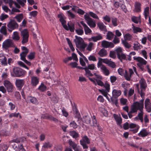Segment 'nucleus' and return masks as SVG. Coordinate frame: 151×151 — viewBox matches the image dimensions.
Returning <instances> with one entry per match:
<instances>
[{"mask_svg":"<svg viewBox=\"0 0 151 151\" xmlns=\"http://www.w3.org/2000/svg\"><path fill=\"white\" fill-rule=\"evenodd\" d=\"M58 17L59 18V21L61 22L63 27L66 30H70L71 32H73L75 30L74 24L71 22L68 23V27L66 25V21L65 20V17L63 15L59 14Z\"/></svg>","mask_w":151,"mask_h":151,"instance_id":"1","label":"nucleus"},{"mask_svg":"<svg viewBox=\"0 0 151 151\" xmlns=\"http://www.w3.org/2000/svg\"><path fill=\"white\" fill-rule=\"evenodd\" d=\"M13 72L11 75L13 77H23L26 74V72L22 69L18 67H15L13 69Z\"/></svg>","mask_w":151,"mask_h":151,"instance_id":"2","label":"nucleus"},{"mask_svg":"<svg viewBox=\"0 0 151 151\" xmlns=\"http://www.w3.org/2000/svg\"><path fill=\"white\" fill-rule=\"evenodd\" d=\"M139 83L141 89L139 94L141 97L143 98L145 96V91L147 87V85L145 80L143 78H141L139 81Z\"/></svg>","mask_w":151,"mask_h":151,"instance_id":"3","label":"nucleus"},{"mask_svg":"<svg viewBox=\"0 0 151 151\" xmlns=\"http://www.w3.org/2000/svg\"><path fill=\"white\" fill-rule=\"evenodd\" d=\"M90 142V139L86 135L82 137V139L80 140V144L84 149H88V146L87 144H89Z\"/></svg>","mask_w":151,"mask_h":151,"instance_id":"4","label":"nucleus"},{"mask_svg":"<svg viewBox=\"0 0 151 151\" xmlns=\"http://www.w3.org/2000/svg\"><path fill=\"white\" fill-rule=\"evenodd\" d=\"M2 47L3 49L7 50L9 47H15V45L12 40L8 39L3 42Z\"/></svg>","mask_w":151,"mask_h":151,"instance_id":"5","label":"nucleus"},{"mask_svg":"<svg viewBox=\"0 0 151 151\" xmlns=\"http://www.w3.org/2000/svg\"><path fill=\"white\" fill-rule=\"evenodd\" d=\"M7 26V29L10 32L18 27V24L14 19H10Z\"/></svg>","mask_w":151,"mask_h":151,"instance_id":"6","label":"nucleus"},{"mask_svg":"<svg viewBox=\"0 0 151 151\" xmlns=\"http://www.w3.org/2000/svg\"><path fill=\"white\" fill-rule=\"evenodd\" d=\"M133 58L134 60H136L139 63H137V65L142 71H144L145 69L142 67V65H146L147 63V61L145 60L143 58L140 57H134Z\"/></svg>","mask_w":151,"mask_h":151,"instance_id":"7","label":"nucleus"},{"mask_svg":"<svg viewBox=\"0 0 151 151\" xmlns=\"http://www.w3.org/2000/svg\"><path fill=\"white\" fill-rule=\"evenodd\" d=\"M21 36L22 40V43L23 44L27 42L28 41L29 37V32L27 29H25L21 32Z\"/></svg>","mask_w":151,"mask_h":151,"instance_id":"8","label":"nucleus"},{"mask_svg":"<svg viewBox=\"0 0 151 151\" xmlns=\"http://www.w3.org/2000/svg\"><path fill=\"white\" fill-rule=\"evenodd\" d=\"M115 51L116 52L118 58L121 62H122V60H127L126 55L122 53V50L121 47H119L117 48Z\"/></svg>","mask_w":151,"mask_h":151,"instance_id":"9","label":"nucleus"},{"mask_svg":"<svg viewBox=\"0 0 151 151\" xmlns=\"http://www.w3.org/2000/svg\"><path fill=\"white\" fill-rule=\"evenodd\" d=\"M84 18L87 21V23L91 28H94L96 26L95 22L91 18L88 14H86L84 15Z\"/></svg>","mask_w":151,"mask_h":151,"instance_id":"10","label":"nucleus"},{"mask_svg":"<svg viewBox=\"0 0 151 151\" xmlns=\"http://www.w3.org/2000/svg\"><path fill=\"white\" fill-rule=\"evenodd\" d=\"M144 101V99H142L140 100L139 102L136 101L134 102L133 104L138 110H139L140 111H143Z\"/></svg>","mask_w":151,"mask_h":151,"instance_id":"11","label":"nucleus"},{"mask_svg":"<svg viewBox=\"0 0 151 151\" xmlns=\"http://www.w3.org/2000/svg\"><path fill=\"white\" fill-rule=\"evenodd\" d=\"M4 84L8 92H11L13 91V86L12 84L9 81H4Z\"/></svg>","mask_w":151,"mask_h":151,"instance_id":"12","label":"nucleus"},{"mask_svg":"<svg viewBox=\"0 0 151 151\" xmlns=\"http://www.w3.org/2000/svg\"><path fill=\"white\" fill-rule=\"evenodd\" d=\"M25 83L24 79H17L16 80L15 85L19 90H21Z\"/></svg>","mask_w":151,"mask_h":151,"instance_id":"13","label":"nucleus"},{"mask_svg":"<svg viewBox=\"0 0 151 151\" xmlns=\"http://www.w3.org/2000/svg\"><path fill=\"white\" fill-rule=\"evenodd\" d=\"M102 46L104 48L108 47L112 48L114 47V44L111 42H109L106 41L104 40L102 42Z\"/></svg>","mask_w":151,"mask_h":151,"instance_id":"14","label":"nucleus"},{"mask_svg":"<svg viewBox=\"0 0 151 151\" xmlns=\"http://www.w3.org/2000/svg\"><path fill=\"white\" fill-rule=\"evenodd\" d=\"M145 108L148 112L151 111V103L150 100L149 99H146L145 101Z\"/></svg>","mask_w":151,"mask_h":151,"instance_id":"15","label":"nucleus"},{"mask_svg":"<svg viewBox=\"0 0 151 151\" xmlns=\"http://www.w3.org/2000/svg\"><path fill=\"white\" fill-rule=\"evenodd\" d=\"M80 23L83 27L86 34L88 35L91 33V30L83 21H81Z\"/></svg>","mask_w":151,"mask_h":151,"instance_id":"16","label":"nucleus"},{"mask_svg":"<svg viewBox=\"0 0 151 151\" xmlns=\"http://www.w3.org/2000/svg\"><path fill=\"white\" fill-rule=\"evenodd\" d=\"M39 79L37 77L32 76L31 77V83L33 86H36L39 83Z\"/></svg>","mask_w":151,"mask_h":151,"instance_id":"17","label":"nucleus"},{"mask_svg":"<svg viewBox=\"0 0 151 151\" xmlns=\"http://www.w3.org/2000/svg\"><path fill=\"white\" fill-rule=\"evenodd\" d=\"M0 61L2 65H7L6 58L3 53L0 54Z\"/></svg>","mask_w":151,"mask_h":151,"instance_id":"18","label":"nucleus"},{"mask_svg":"<svg viewBox=\"0 0 151 151\" xmlns=\"http://www.w3.org/2000/svg\"><path fill=\"white\" fill-rule=\"evenodd\" d=\"M21 49L23 51L20 54L21 58L26 57L27 54L28 53V49L26 47L24 46L22 47Z\"/></svg>","mask_w":151,"mask_h":151,"instance_id":"19","label":"nucleus"},{"mask_svg":"<svg viewBox=\"0 0 151 151\" xmlns=\"http://www.w3.org/2000/svg\"><path fill=\"white\" fill-rule=\"evenodd\" d=\"M149 134V132L147 131V130L146 129H143L138 134V135L139 137H144L148 135Z\"/></svg>","mask_w":151,"mask_h":151,"instance_id":"20","label":"nucleus"},{"mask_svg":"<svg viewBox=\"0 0 151 151\" xmlns=\"http://www.w3.org/2000/svg\"><path fill=\"white\" fill-rule=\"evenodd\" d=\"M101 72L106 76H108L110 74L109 70L105 66H103L100 68Z\"/></svg>","mask_w":151,"mask_h":151,"instance_id":"21","label":"nucleus"},{"mask_svg":"<svg viewBox=\"0 0 151 151\" xmlns=\"http://www.w3.org/2000/svg\"><path fill=\"white\" fill-rule=\"evenodd\" d=\"M75 37L76 39L74 40V41L76 44L77 47L82 42V41H83V40L82 38L77 36H76Z\"/></svg>","mask_w":151,"mask_h":151,"instance_id":"22","label":"nucleus"},{"mask_svg":"<svg viewBox=\"0 0 151 151\" xmlns=\"http://www.w3.org/2000/svg\"><path fill=\"white\" fill-rule=\"evenodd\" d=\"M129 127L131 128H135V129L132 130V131L134 133H135L137 132L139 128V126L137 125L136 124L131 123L129 125Z\"/></svg>","mask_w":151,"mask_h":151,"instance_id":"23","label":"nucleus"},{"mask_svg":"<svg viewBox=\"0 0 151 151\" xmlns=\"http://www.w3.org/2000/svg\"><path fill=\"white\" fill-rule=\"evenodd\" d=\"M97 26L99 29L102 31H107L106 27L102 22H99L97 24Z\"/></svg>","mask_w":151,"mask_h":151,"instance_id":"24","label":"nucleus"},{"mask_svg":"<svg viewBox=\"0 0 151 151\" xmlns=\"http://www.w3.org/2000/svg\"><path fill=\"white\" fill-rule=\"evenodd\" d=\"M114 117L117 122V124L119 125H121L122 123V119L121 117L115 114H114Z\"/></svg>","mask_w":151,"mask_h":151,"instance_id":"25","label":"nucleus"},{"mask_svg":"<svg viewBox=\"0 0 151 151\" xmlns=\"http://www.w3.org/2000/svg\"><path fill=\"white\" fill-rule=\"evenodd\" d=\"M98 54L100 57H103L107 55V52L104 48H102L99 51Z\"/></svg>","mask_w":151,"mask_h":151,"instance_id":"26","label":"nucleus"},{"mask_svg":"<svg viewBox=\"0 0 151 151\" xmlns=\"http://www.w3.org/2000/svg\"><path fill=\"white\" fill-rule=\"evenodd\" d=\"M112 93L113 96L117 97L121 95L122 92L120 90L114 89L113 90Z\"/></svg>","mask_w":151,"mask_h":151,"instance_id":"27","label":"nucleus"},{"mask_svg":"<svg viewBox=\"0 0 151 151\" xmlns=\"http://www.w3.org/2000/svg\"><path fill=\"white\" fill-rule=\"evenodd\" d=\"M20 38L18 32H14L13 35H12V39L15 41H18L19 40Z\"/></svg>","mask_w":151,"mask_h":151,"instance_id":"28","label":"nucleus"},{"mask_svg":"<svg viewBox=\"0 0 151 151\" xmlns=\"http://www.w3.org/2000/svg\"><path fill=\"white\" fill-rule=\"evenodd\" d=\"M83 121L86 124H90L91 122V119L90 116L88 115L85 116L83 117Z\"/></svg>","mask_w":151,"mask_h":151,"instance_id":"29","label":"nucleus"},{"mask_svg":"<svg viewBox=\"0 0 151 151\" xmlns=\"http://www.w3.org/2000/svg\"><path fill=\"white\" fill-rule=\"evenodd\" d=\"M9 146L6 144H0V151H6L8 150Z\"/></svg>","mask_w":151,"mask_h":151,"instance_id":"30","label":"nucleus"},{"mask_svg":"<svg viewBox=\"0 0 151 151\" xmlns=\"http://www.w3.org/2000/svg\"><path fill=\"white\" fill-rule=\"evenodd\" d=\"M111 20L112 24L114 27H116L118 25L119 22L116 18L113 17L111 18Z\"/></svg>","mask_w":151,"mask_h":151,"instance_id":"31","label":"nucleus"},{"mask_svg":"<svg viewBox=\"0 0 151 151\" xmlns=\"http://www.w3.org/2000/svg\"><path fill=\"white\" fill-rule=\"evenodd\" d=\"M14 18L16 19L17 22H20L23 18V14H19L18 15H17Z\"/></svg>","mask_w":151,"mask_h":151,"instance_id":"32","label":"nucleus"},{"mask_svg":"<svg viewBox=\"0 0 151 151\" xmlns=\"http://www.w3.org/2000/svg\"><path fill=\"white\" fill-rule=\"evenodd\" d=\"M73 111L74 114L75 115V117L79 119L81 117V115L77 109L75 107L73 109Z\"/></svg>","mask_w":151,"mask_h":151,"instance_id":"33","label":"nucleus"},{"mask_svg":"<svg viewBox=\"0 0 151 151\" xmlns=\"http://www.w3.org/2000/svg\"><path fill=\"white\" fill-rule=\"evenodd\" d=\"M70 134L73 138L75 139H76L79 137V134L74 131H70Z\"/></svg>","mask_w":151,"mask_h":151,"instance_id":"34","label":"nucleus"},{"mask_svg":"<svg viewBox=\"0 0 151 151\" xmlns=\"http://www.w3.org/2000/svg\"><path fill=\"white\" fill-rule=\"evenodd\" d=\"M0 32L5 36L7 35V30L6 26H3L0 30Z\"/></svg>","mask_w":151,"mask_h":151,"instance_id":"35","label":"nucleus"},{"mask_svg":"<svg viewBox=\"0 0 151 151\" xmlns=\"http://www.w3.org/2000/svg\"><path fill=\"white\" fill-rule=\"evenodd\" d=\"M38 89L41 92H44L46 90L47 87L43 83H42L39 87Z\"/></svg>","mask_w":151,"mask_h":151,"instance_id":"36","label":"nucleus"},{"mask_svg":"<svg viewBox=\"0 0 151 151\" xmlns=\"http://www.w3.org/2000/svg\"><path fill=\"white\" fill-rule=\"evenodd\" d=\"M52 146V145L49 142H45L43 145L42 147L44 148H51Z\"/></svg>","mask_w":151,"mask_h":151,"instance_id":"37","label":"nucleus"},{"mask_svg":"<svg viewBox=\"0 0 151 151\" xmlns=\"http://www.w3.org/2000/svg\"><path fill=\"white\" fill-rule=\"evenodd\" d=\"M135 10L136 12H139L141 11V4L137 2L135 4Z\"/></svg>","mask_w":151,"mask_h":151,"instance_id":"38","label":"nucleus"},{"mask_svg":"<svg viewBox=\"0 0 151 151\" xmlns=\"http://www.w3.org/2000/svg\"><path fill=\"white\" fill-rule=\"evenodd\" d=\"M114 34L111 32H108L106 35V39L109 40H111L114 37Z\"/></svg>","mask_w":151,"mask_h":151,"instance_id":"39","label":"nucleus"},{"mask_svg":"<svg viewBox=\"0 0 151 151\" xmlns=\"http://www.w3.org/2000/svg\"><path fill=\"white\" fill-rule=\"evenodd\" d=\"M102 37L100 35H99L96 36L92 37V39L93 40V41L96 42L98 40L102 39Z\"/></svg>","mask_w":151,"mask_h":151,"instance_id":"40","label":"nucleus"},{"mask_svg":"<svg viewBox=\"0 0 151 151\" xmlns=\"http://www.w3.org/2000/svg\"><path fill=\"white\" fill-rule=\"evenodd\" d=\"M124 77L127 80L129 81L131 80V78L132 77V76L129 74L127 72V70H125V74L124 75Z\"/></svg>","mask_w":151,"mask_h":151,"instance_id":"41","label":"nucleus"},{"mask_svg":"<svg viewBox=\"0 0 151 151\" xmlns=\"http://www.w3.org/2000/svg\"><path fill=\"white\" fill-rule=\"evenodd\" d=\"M23 140V139H22V138H17L10 141L9 142L10 143L15 142L18 144L21 142H22Z\"/></svg>","mask_w":151,"mask_h":151,"instance_id":"42","label":"nucleus"},{"mask_svg":"<svg viewBox=\"0 0 151 151\" xmlns=\"http://www.w3.org/2000/svg\"><path fill=\"white\" fill-rule=\"evenodd\" d=\"M68 143L70 146L73 149H75V148L77 147V144L71 140H69Z\"/></svg>","mask_w":151,"mask_h":151,"instance_id":"43","label":"nucleus"},{"mask_svg":"<svg viewBox=\"0 0 151 151\" xmlns=\"http://www.w3.org/2000/svg\"><path fill=\"white\" fill-rule=\"evenodd\" d=\"M76 33L78 35H82L84 33L83 28H80L75 30Z\"/></svg>","mask_w":151,"mask_h":151,"instance_id":"44","label":"nucleus"},{"mask_svg":"<svg viewBox=\"0 0 151 151\" xmlns=\"http://www.w3.org/2000/svg\"><path fill=\"white\" fill-rule=\"evenodd\" d=\"M124 40H130L132 38V36L129 33H127L124 36Z\"/></svg>","mask_w":151,"mask_h":151,"instance_id":"45","label":"nucleus"},{"mask_svg":"<svg viewBox=\"0 0 151 151\" xmlns=\"http://www.w3.org/2000/svg\"><path fill=\"white\" fill-rule=\"evenodd\" d=\"M87 46V45L83 42L81 43V44L77 46V47L78 48L79 47L81 50H84L85 48Z\"/></svg>","mask_w":151,"mask_h":151,"instance_id":"46","label":"nucleus"},{"mask_svg":"<svg viewBox=\"0 0 151 151\" xmlns=\"http://www.w3.org/2000/svg\"><path fill=\"white\" fill-rule=\"evenodd\" d=\"M30 101L33 104H38V102L37 99L34 97H31Z\"/></svg>","mask_w":151,"mask_h":151,"instance_id":"47","label":"nucleus"},{"mask_svg":"<svg viewBox=\"0 0 151 151\" xmlns=\"http://www.w3.org/2000/svg\"><path fill=\"white\" fill-rule=\"evenodd\" d=\"M142 47L141 46L139 43L137 42L134 44L133 47L134 50H138L139 49H140Z\"/></svg>","mask_w":151,"mask_h":151,"instance_id":"48","label":"nucleus"},{"mask_svg":"<svg viewBox=\"0 0 151 151\" xmlns=\"http://www.w3.org/2000/svg\"><path fill=\"white\" fill-rule=\"evenodd\" d=\"M35 53L34 52H30L27 57L30 60H32L35 58Z\"/></svg>","mask_w":151,"mask_h":151,"instance_id":"49","label":"nucleus"},{"mask_svg":"<svg viewBox=\"0 0 151 151\" xmlns=\"http://www.w3.org/2000/svg\"><path fill=\"white\" fill-rule=\"evenodd\" d=\"M87 68L90 70H93L94 69L96 70V68L95 67V65L94 64H89L88 66L86 67Z\"/></svg>","mask_w":151,"mask_h":151,"instance_id":"50","label":"nucleus"},{"mask_svg":"<svg viewBox=\"0 0 151 151\" xmlns=\"http://www.w3.org/2000/svg\"><path fill=\"white\" fill-rule=\"evenodd\" d=\"M117 98L116 97L113 96L111 98V100L112 103L114 104L116 106H117L118 103Z\"/></svg>","mask_w":151,"mask_h":151,"instance_id":"51","label":"nucleus"},{"mask_svg":"<svg viewBox=\"0 0 151 151\" xmlns=\"http://www.w3.org/2000/svg\"><path fill=\"white\" fill-rule=\"evenodd\" d=\"M89 14L93 18L98 19H99L98 16L96 14L94 13L93 12H89Z\"/></svg>","mask_w":151,"mask_h":151,"instance_id":"52","label":"nucleus"},{"mask_svg":"<svg viewBox=\"0 0 151 151\" xmlns=\"http://www.w3.org/2000/svg\"><path fill=\"white\" fill-rule=\"evenodd\" d=\"M122 43L126 48H129L131 47V45L125 40H123Z\"/></svg>","mask_w":151,"mask_h":151,"instance_id":"53","label":"nucleus"},{"mask_svg":"<svg viewBox=\"0 0 151 151\" xmlns=\"http://www.w3.org/2000/svg\"><path fill=\"white\" fill-rule=\"evenodd\" d=\"M103 18L105 21L108 23L110 22L111 20L110 16L107 15H106Z\"/></svg>","mask_w":151,"mask_h":151,"instance_id":"54","label":"nucleus"},{"mask_svg":"<svg viewBox=\"0 0 151 151\" xmlns=\"http://www.w3.org/2000/svg\"><path fill=\"white\" fill-rule=\"evenodd\" d=\"M70 127L73 128V129H76L77 127V125L76 123L74 121H72L70 124Z\"/></svg>","mask_w":151,"mask_h":151,"instance_id":"55","label":"nucleus"},{"mask_svg":"<svg viewBox=\"0 0 151 151\" xmlns=\"http://www.w3.org/2000/svg\"><path fill=\"white\" fill-rule=\"evenodd\" d=\"M131 19L132 22L136 24L138 23L140 20L139 18L135 16L132 17L131 18Z\"/></svg>","mask_w":151,"mask_h":151,"instance_id":"56","label":"nucleus"},{"mask_svg":"<svg viewBox=\"0 0 151 151\" xmlns=\"http://www.w3.org/2000/svg\"><path fill=\"white\" fill-rule=\"evenodd\" d=\"M133 30L134 32V33H137L138 32H142V29L140 28L136 27H133Z\"/></svg>","mask_w":151,"mask_h":151,"instance_id":"57","label":"nucleus"},{"mask_svg":"<svg viewBox=\"0 0 151 151\" xmlns=\"http://www.w3.org/2000/svg\"><path fill=\"white\" fill-rule=\"evenodd\" d=\"M17 1L18 3L23 7L24 6L25 3L26 2V0H17Z\"/></svg>","mask_w":151,"mask_h":151,"instance_id":"58","label":"nucleus"},{"mask_svg":"<svg viewBox=\"0 0 151 151\" xmlns=\"http://www.w3.org/2000/svg\"><path fill=\"white\" fill-rule=\"evenodd\" d=\"M99 61L97 63V67L98 68H101L102 66H104V65L102 63V61L103 59L100 58H99Z\"/></svg>","mask_w":151,"mask_h":151,"instance_id":"59","label":"nucleus"},{"mask_svg":"<svg viewBox=\"0 0 151 151\" xmlns=\"http://www.w3.org/2000/svg\"><path fill=\"white\" fill-rule=\"evenodd\" d=\"M93 125L92 126H94L95 127H96V126L98 125V124L97 123L96 117L95 116L93 115Z\"/></svg>","mask_w":151,"mask_h":151,"instance_id":"60","label":"nucleus"},{"mask_svg":"<svg viewBox=\"0 0 151 151\" xmlns=\"http://www.w3.org/2000/svg\"><path fill=\"white\" fill-rule=\"evenodd\" d=\"M138 109L133 104L132 106H131V110L130 111V113H134L136 112L137 111Z\"/></svg>","mask_w":151,"mask_h":151,"instance_id":"61","label":"nucleus"},{"mask_svg":"<svg viewBox=\"0 0 151 151\" xmlns=\"http://www.w3.org/2000/svg\"><path fill=\"white\" fill-rule=\"evenodd\" d=\"M19 115V113H11L9 114V118H12L13 117H18Z\"/></svg>","mask_w":151,"mask_h":151,"instance_id":"62","label":"nucleus"},{"mask_svg":"<svg viewBox=\"0 0 151 151\" xmlns=\"http://www.w3.org/2000/svg\"><path fill=\"white\" fill-rule=\"evenodd\" d=\"M108 65L113 68H115L116 66V65L114 62L110 60Z\"/></svg>","mask_w":151,"mask_h":151,"instance_id":"63","label":"nucleus"},{"mask_svg":"<svg viewBox=\"0 0 151 151\" xmlns=\"http://www.w3.org/2000/svg\"><path fill=\"white\" fill-rule=\"evenodd\" d=\"M88 59L90 61H96L97 59L96 57L93 55H90L88 57Z\"/></svg>","mask_w":151,"mask_h":151,"instance_id":"64","label":"nucleus"}]
</instances>
